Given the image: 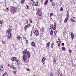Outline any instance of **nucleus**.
<instances>
[{"instance_id": "f257e3e1", "label": "nucleus", "mask_w": 76, "mask_h": 76, "mask_svg": "<svg viewBox=\"0 0 76 76\" xmlns=\"http://www.w3.org/2000/svg\"><path fill=\"white\" fill-rule=\"evenodd\" d=\"M23 59L24 61V62L26 63V64L27 65L28 64V61L27 60V56H28L29 58L30 57V53L27 50H24L23 52Z\"/></svg>"}, {"instance_id": "f03ea898", "label": "nucleus", "mask_w": 76, "mask_h": 76, "mask_svg": "<svg viewBox=\"0 0 76 76\" xmlns=\"http://www.w3.org/2000/svg\"><path fill=\"white\" fill-rule=\"evenodd\" d=\"M6 32L7 34H8V39H10L12 37L11 36L12 35V31L10 28H8V30L6 31Z\"/></svg>"}, {"instance_id": "7ed1b4c3", "label": "nucleus", "mask_w": 76, "mask_h": 76, "mask_svg": "<svg viewBox=\"0 0 76 76\" xmlns=\"http://www.w3.org/2000/svg\"><path fill=\"white\" fill-rule=\"evenodd\" d=\"M16 8L14 7H12L10 9V12L14 14L16 12Z\"/></svg>"}, {"instance_id": "20e7f679", "label": "nucleus", "mask_w": 76, "mask_h": 76, "mask_svg": "<svg viewBox=\"0 0 76 76\" xmlns=\"http://www.w3.org/2000/svg\"><path fill=\"white\" fill-rule=\"evenodd\" d=\"M35 30L33 31L34 33V34L36 36H38L39 35V32L38 30H37L36 28H34Z\"/></svg>"}, {"instance_id": "39448f33", "label": "nucleus", "mask_w": 76, "mask_h": 76, "mask_svg": "<svg viewBox=\"0 0 76 76\" xmlns=\"http://www.w3.org/2000/svg\"><path fill=\"white\" fill-rule=\"evenodd\" d=\"M35 3V2L33 0H31L29 3V4L31 6H33Z\"/></svg>"}, {"instance_id": "423d86ee", "label": "nucleus", "mask_w": 76, "mask_h": 76, "mask_svg": "<svg viewBox=\"0 0 76 76\" xmlns=\"http://www.w3.org/2000/svg\"><path fill=\"white\" fill-rule=\"evenodd\" d=\"M10 69H12L14 70H15L16 69V67H15V66L12 65H11L10 66Z\"/></svg>"}, {"instance_id": "0eeeda50", "label": "nucleus", "mask_w": 76, "mask_h": 76, "mask_svg": "<svg viewBox=\"0 0 76 76\" xmlns=\"http://www.w3.org/2000/svg\"><path fill=\"white\" fill-rule=\"evenodd\" d=\"M17 59V58L16 57H12V58L11 59V60L12 61H16Z\"/></svg>"}, {"instance_id": "6e6552de", "label": "nucleus", "mask_w": 76, "mask_h": 76, "mask_svg": "<svg viewBox=\"0 0 76 76\" xmlns=\"http://www.w3.org/2000/svg\"><path fill=\"white\" fill-rule=\"evenodd\" d=\"M38 13L39 16H40L42 15V12L40 10H38Z\"/></svg>"}, {"instance_id": "1a4fd4ad", "label": "nucleus", "mask_w": 76, "mask_h": 76, "mask_svg": "<svg viewBox=\"0 0 76 76\" xmlns=\"http://www.w3.org/2000/svg\"><path fill=\"white\" fill-rule=\"evenodd\" d=\"M70 35H71V37L72 38V40H73L74 38V34H73V33L72 32H71Z\"/></svg>"}, {"instance_id": "9d476101", "label": "nucleus", "mask_w": 76, "mask_h": 76, "mask_svg": "<svg viewBox=\"0 0 76 76\" xmlns=\"http://www.w3.org/2000/svg\"><path fill=\"white\" fill-rule=\"evenodd\" d=\"M4 68L2 66V65H1V66H0V71L2 72Z\"/></svg>"}, {"instance_id": "9b49d317", "label": "nucleus", "mask_w": 76, "mask_h": 76, "mask_svg": "<svg viewBox=\"0 0 76 76\" xmlns=\"http://www.w3.org/2000/svg\"><path fill=\"white\" fill-rule=\"evenodd\" d=\"M56 43L58 44H60L61 43V41L59 38H58V41H56Z\"/></svg>"}, {"instance_id": "f8f14e48", "label": "nucleus", "mask_w": 76, "mask_h": 76, "mask_svg": "<svg viewBox=\"0 0 76 76\" xmlns=\"http://www.w3.org/2000/svg\"><path fill=\"white\" fill-rule=\"evenodd\" d=\"M46 59L45 57H43L42 59V62L43 64L45 63V61L46 60Z\"/></svg>"}, {"instance_id": "ddd939ff", "label": "nucleus", "mask_w": 76, "mask_h": 76, "mask_svg": "<svg viewBox=\"0 0 76 76\" xmlns=\"http://www.w3.org/2000/svg\"><path fill=\"white\" fill-rule=\"evenodd\" d=\"M50 25H51V26H50L49 29L52 30L53 28V24H51Z\"/></svg>"}, {"instance_id": "4468645a", "label": "nucleus", "mask_w": 76, "mask_h": 76, "mask_svg": "<svg viewBox=\"0 0 76 76\" xmlns=\"http://www.w3.org/2000/svg\"><path fill=\"white\" fill-rule=\"evenodd\" d=\"M56 23H54V27H53V30H55L56 29Z\"/></svg>"}, {"instance_id": "2eb2a0df", "label": "nucleus", "mask_w": 76, "mask_h": 76, "mask_svg": "<svg viewBox=\"0 0 76 76\" xmlns=\"http://www.w3.org/2000/svg\"><path fill=\"white\" fill-rule=\"evenodd\" d=\"M17 39L18 40H20L21 38V37L20 35L18 36V37H16Z\"/></svg>"}, {"instance_id": "dca6fc26", "label": "nucleus", "mask_w": 76, "mask_h": 76, "mask_svg": "<svg viewBox=\"0 0 76 76\" xmlns=\"http://www.w3.org/2000/svg\"><path fill=\"white\" fill-rule=\"evenodd\" d=\"M31 45L33 46H35V42H32L31 44Z\"/></svg>"}, {"instance_id": "f3484780", "label": "nucleus", "mask_w": 76, "mask_h": 76, "mask_svg": "<svg viewBox=\"0 0 76 76\" xmlns=\"http://www.w3.org/2000/svg\"><path fill=\"white\" fill-rule=\"evenodd\" d=\"M68 20H69L68 18H66L65 19V20L64 21V23H66L67 21Z\"/></svg>"}, {"instance_id": "a211bd4d", "label": "nucleus", "mask_w": 76, "mask_h": 76, "mask_svg": "<svg viewBox=\"0 0 76 76\" xmlns=\"http://www.w3.org/2000/svg\"><path fill=\"white\" fill-rule=\"evenodd\" d=\"M48 0H46L44 2V4L45 5H46L48 3Z\"/></svg>"}, {"instance_id": "6ab92c4d", "label": "nucleus", "mask_w": 76, "mask_h": 76, "mask_svg": "<svg viewBox=\"0 0 76 76\" xmlns=\"http://www.w3.org/2000/svg\"><path fill=\"white\" fill-rule=\"evenodd\" d=\"M62 51H64L66 50V48L64 47H63L62 48Z\"/></svg>"}, {"instance_id": "aec40b11", "label": "nucleus", "mask_w": 76, "mask_h": 76, "mask_svg": "<svg viewBox=\"0 0 76 76\" xmlns=\"http://www.w3.org/2000/svg\"><path fill=\"white\" fill-rule=\"evenodd\" d=\"M25 2V0H22L20 1V3L22 4H24Z\"/></svg>"}, {"instance_id": "412c9836", "label": "nucleus", "mask_w": 76, "mask_h": 76, "mask_svg": "<svg viewBox=\"0 0 76 76\" xmlns=\"http://www.w3.org/2000/svg\"><path fill=\"white\" fill-rule=\"evenodd\" d=\"M16 62L17 63V64L18 65L19 64H20V61H18V60H17L16 61Z\"/></svg>"}, {"instance_id": "4be33fe9", "label": "nucleus", "mask_w": 76, "mask_h": 76, "mask_svg": "<svg viewBox=\"0 0 76 76\" xmlns=\"http://www.w3.org/2000/svg\"><path fill=\"white\" fill-rule=\"evenodd\" d=\"M50 35H53V31L52 30H51L50 31Z\"/></svg>"}, {"instance_id": "5701e85b", "label": "nucleus", "mask_w": 76, "mask_h": 76, "mask_svg": "<svg viewBox=\"0 0 76 76\" xmlns=\"http://www.w3.org/2000/svg\"><path fill=\"white\" fill-rule=\"evenodd\" d=\"M3 76H8V74L7 72H5L3 74Z\"/></svg>"}, {"instance_id": "b1692460", "label": "nucleus", "mask_w": 76, "mask_h": 76, "mask_svg": "<svg viewBox=\"0 0 76 76\" xmlns=\"http://www.w3.org/2000/svg\"><path fill=\"white\" fill-rule=\"evenodd\" d=\"M50 44V42H48V43H47L46 44L47 46L48 47H49Z\"/></svg>"}, {"instance_id": "393cba45", "label": "nucleus", "mask_w": 76, "mask_h": 76, "mask_svg": "<svg viewBox=\"0 0 76 76\" xmlns=\"http://www.w3.org/2000/svg\"><path fill=\"white\" fill-rule=\"evenodd\" d=\"M26 8L27 9H28L29 8V6H28V5H26Z\"/></svg>"}, {"instance_id": "a878e982", "label": "nucleus", "mask_w": 76, "mask_h": 76, "mask_svg": "<svg viewBox=\"0 0 76 76\" xmlns=\"http://www.w3.org/2000/svg\"><path fill=\"white\" fill-rule=\"evenodd\" d=\"M28 28L27 27V25H26V26H25L24 27V29L25 30V31H26V29Z\"/></svg>"}, {"instance_id": "bb28decb", "label": "nucleus", "mask_w": 76, "mask_h": 76, "mask_svg": "<svg viewBox=\"0 0 76 76\" xmlns=\"http://www.w3.org/2000/svg\"><path fill=\"white\" fill-rule=\"evenodd\" d=\"M38 2H36L35 3V4H34V5L35 6H37L38 5Z\"/></svg>"}, {"instance_id": "cd10ccee", "label": "nucleus", "mask_w": 76, "mask_h": 76, "mask_svg": "<svg viewBox=\"0 0 76 76\" xmlns=\"http://www.w3.org/2000/svg\"><path fill=\"white\" fill-rule=\"evenodd\" d=\"M69 53H70V54L72 53V50L71 49H69Z\"/></svg>"}, {"instance_id": "c85d7f7f", "label": "nucleus", "mask_w": 76, "mask_h": 76, "mask_svg": "<svg viewBox=\"0 0 76 76\" xmlns=\"http://www.w3.org/2000/svg\"><path fill=\"white\" fill-rule=\"evenodd\" d=\"M27 25V27L28 28L29 27L31 26V25L30 24L28 23Z\"/></svg>"}, {"instance_id": "c756f323", "label": "nucleus", "mask_w": 76, "mask_h": 76, "mask_svg": "<svg viewBox=\"0 0 76 76\" xmlns=\"http://www.w3.org/2000/svg\"><path fill=\"white\" fill-rule=\"evenodd\" d=\"M54 44L53 42H52L51 44V48H53V46L54 45Z\"/></svg>"}, {"instance_id": "7c9ffc66", "label": "nucleus", "mask_w": 76, "mask_h": 76, "mask_svg": "<svg viewBox=\"0 0 76 76\" xmlns=\"http://www.w3.org/2000/svg\"><path fill=\"white\" fill-rule=\"evenodd\" d=\"M12 72L13 74L15 75H16V71H13Z\"/></svg>"}, {"instance_id": "2f4dec72", "label": "nucleus", "mask_w": 76, "mask_h": 76, "mask_svg": "<svg viewBox=\"0 0 76 76\" xmlns=\"http://www.w3.org/2000/svg\"><path fill=\"white\" fill-rule=\"evenodd\" d=\"M52 5L53 7H54L55 6V4L53 2L52 3Z\"/></svg>"}, {"instance_id": "473e14b6", "label": "nucleus", "mask_w": 76, "mask_h": 76, "mask_svg": "<svg viewBox=\"0 0 76 76\" xmlns=\"http://www.w3.org/2000/svg\"><path fill=\"white\" fill-rule=\"evenodd\" d=\"M69 18V13H67V14L66 18Z\"/></svg>"}, {"instance_id": "72a5a7b5", "label": "nucleus", "mask_w": 76, "mask_h": 76, "mask_svg": "<svg viewBox=\"0 0 76 76\" xmlns=\"http://www.w3.org/2000/svg\"><path fill=\"white\" fill-rule=\"evenodd\" d=\"M71 21L73 22H75V20H74V19H71Z\"/></svg>"}, {"instance_id": "f704fd0d", "label": "nucleus", "mask_w": 76, "mask_h": 76, "mask_svg": "<svg viewBox=\"0 0 76 76\" xmlns=\"http://www.w3.org/2000/svg\"><path fill=\"white\" fill-rule=\"evenodd\" d=\"M2 43L4 44V45L5 44V42L4 41V40H2Z\"/></svg>"}, {"instance_id": "c9c22d12", "label": "nucleus", "mask_w": 76, "mask_h": 76, "mask_svg": "<svg viewBox=\"0 0 76 76\" xmlns=\"http://www.w3.org/2000/svg\"><path fill=\"white\" fill-rule=\"evenodd\" d=\"M53 62H54V64L56 63V60L55 59H53Z\"/></svg>"}, {"instance_id": "e433bc0d", "label": "nucleus", "mask_w": 76, "mask_h": 76, "mask_svg": "<svg viewBox=\"0 0 76 76\" xmlns=\"http://www.w3.org/2000/svg\"><path fill=\"white\" fill-rule=\"evenodd\" d=\"M58 76H63V75L61 74H60L59 73V74H58Z\"/></svg>"}, {"instance_id": "4c0bfd02", "label": "nucleus", "mask_w": 76, "mask_h": 76, "mask_svg": "<svg viewBox=\"0 0 76 76\" xmlns=\"http://www.w3.org/2000/svg\"><path fill=\"white\" fill-rule=\"evenodd\" d=\"M57 33V30H55L54 31V34H56Z\"/></svg>"}, {"instance_id": "58836bf2", "label": "nucleus", "mask_w": 76, "mask_h": 76, "mask_svg": "<svg viewBox=\"0 0 76 76\" xmlns=\"http://www.w3.org/2000/svg\"><path fill=\"white\" fill-rule=\"evenodd\" d=\"M63 10V8L62 7H61V9H60V11H62Z\"/></svg>"}, {"instance_id": "ea45409f", "label": "nucleus", "mask_w": 76, "mask_h": 76, "mask_svg": "<svg viewBox=\"0 0 76 76\" xmlns=\"http://www.w3.org/2000/svg\"><path fill=\"white\" fill-rule=\"evenodd\" d=\"M2 21L1 20H0V24H2Z\"/></svg>"}, {"instance_id": "a19ab883", "label": "nucleus", "mask_w": 76, "mask_h": 76, "mask_svg": "<svg viewBox=\"0 0 76 76\" xmlns=\"http://www.w3.org/2000/svg\"><path fill=\"white\" fill-rule=\"evenodd\" d=\"M32 31H31V36L32 35Z\"/></svg>"}, {"instance_id": "79ce46f5", "label": "nucleus", "mask_w": 76, "mask_h": 76, "mask_svg": "<svg viewBox=\"0 0 76 76\" xmlns=\"http://www.w3.org/2000/svg\"><path fill=\"white\" fill-rule=\"evenodd\" d=\"M56 34H54L53 35V36L54 37H56Z\"/></svg>"}, {"instance_id": "37998d69", "label": "nucleus", "mask_w": 76, "mask_h": 76, "mask_svg": "<svg viewBox=\"0 0 76 76\" xmlns=\"http://www.w3.org/2000/svg\"><path fill=\"white\" fill-rule=\"evenodd\" d=\"M50 16H51L52 15H53V13H50Z\"/></svg>"}, {"instance_id": "c03bdc74", "label": "nucleus", "mask_w": 76, "mask_h": 76, "mask_svg": "<svg viewBox=\"0 0 76 76\" xmlns=\"http://www.w3.org/2000/svg\"><path fill=\"white\" fill-rule=\"evenodd\" d=\"M53 74H52V73H51V74H50V76H53Z\"/></svg>"}, {"instance_id": "a18cd8bd", "label": "nucleus", "mask_w": 76, "mask_h": 76, "mask_svg": "<svg viewBox=\"0 0 76 76\" xmlns=\"http://www.w3.org/2000/svg\"><path fill=\"white\" fill-rule=\"evenodd\" d=\"M72 66H74V64H73V62H72Z\"/></svg>"}, {"instance_id": "49530a36", "label": "nucleus", "mask_w": 76, "mask_h": 76, "mask_svg": "<svg viewBox=\"0 0 76 76\" xmlns=\"http://www.w3.org/2000/svg\"><path fill=\"white\" fill-rule=\"evenodd\" d=\"M62 46H64V43H62Z\"/></svg>"}, {"instance_id": "de8ad7c7", "label": "nucleus", "mask_w": 76, "mask_h": 76, "mask_svg": "<svg viewBox=\"0 0 76 76\" xmlns=\"http://www.w3.org/2000/svg\"><path fill=\"white\" fill-rule=\"evenodd\" d=\"M30 23H32V20H30Z\"/></svg>"}, {"instance_id": "09e8293b", "label": "nucleus", "mask_w": 76, "mask_h": 76, "mask_svg": "<svg viewBox=\"0 0 76 76\" xmlns=\"http://www.w3.org/2000/svg\"><path fill=\"white\" fill-rule=\"evenodd\" d=\"M28 23V20L26 21V24Z\"/></svg>"}, {"instance_id": "8fccbe9b", "label": "nucleus", "mask_w": 76, "mask_h": 76, "mask_svg": "<svg viewBox=\"0 0 76 76\" xmlns=\"http://www.w3.org/2000/svg\"><path fill=\"white\" fill-rule=\"evenodd\" d=\"M26 43H27L28 42V40H26Z\"/></svg>"}, {"instance_id": "3c124183", "label": "nucleus", "mask_w": 76, "mask_h": 76, "mask_svg": "<svg viewBox=\"0 0 76 76\" xmlns=\"http://www.w3.org/2000/svg\"><path fill=\"white\" fill-rule=\"evenodd\" d=\"M27 71H29V69H28V68H27Z\"/></svg>"}, {"instance_id": "603ef678", "label": "nucleus", "mask_w": 76, "mask_h": 76, "mask_svg": "<svg viewBox=\"0 0 76 76\" xmlns=\"http://www.w3.org/2000/svg\"><path fill=\"white\" fill-rule=\"evenodd\" d=\"M58 46H60V43H59L58 45Z\"/></svg>"}, {"instance_id": "864d4df0", "label": "nucleus", "mask_w": 76, "mask_h": 76, "mask_svg": "<svg viewBox=\"0 0 76 76\" xmlns=\"http://www.w3.org/2000/svg\"><path fill=\"white\" fill-rule=\"evenodd\" d=\"M51 2H52L53 1V0H50Z\"/></svg>"}, {"instance_id": "5fc2aeb1", "label": "nucleus", "mask_w": 76, "mask_h": 76, "mask_svg": "<svg viewBox=\"0 0 76 76\" xmlns=\"http://www.w3.org/2000/svg\"><path fill=\"white\" fill-rule=\"evenodd\" d=\"M73 19H75V17H73Z\"/></svg>"}, {"instance_id": "6e6d98bb", "label": "nucleus", "mask_w": 76, "mask_h": 76, "mask_svg": "<svg viewBox=\"0 0 76 76\" xmlns=\"http://www.w3.org/2000/svg\"><path fill=\"white\" fill-rule=\"evenodd\" d=\"M7 10L8 11L9 10V9L8 8H7Z\"/></svg>"}, {"instance_id": "4d7b16f0", "label": "nucleus", "mask_w": 76, "mask_h": 76, "mask_svg": "<svg viewBox=\"0 0 76 76\" xmlns=\"http://www.w3.org/2000/svg\"><path fill=\"white\" fill-rule=\"evenodd\" d=\"M23 39H26V37H23Z\"/></svg>"}, {"instance_id": "13d9d810", "label": "nucleus", "mask_w": 76, "mask_h": 76, "mask_svg": "<svg viewBox=\"0 0 76 76\" xmlns=\"http://www.w3.org/2000/svg\"><path fill=\"white\" fill-rule=\"evenodd\" d=\"M41 1L42 2V1H43V0H41Z\"/></svg>"}, {"instance_id": "bf43d9fd", "label": "nucleus", "mask_w": 76, "mask_h": 76, "mask_svg": "<svg viewBox=\"0 0 76 76\" xmlns=\"http://www.w3.org/2000/svg\"><path fill=\"white\" fill-rule=\"evenodd\" d=\"M10 66V64H8V66Z\"/></svg>"}, {"instance_id": "052dcab7", "label": "nucleus", "mask_w": 76, "mask_h": 76, "mask_svg": "<svg viewBox=\"0 0 76 76\" xmlns=\"http://www.w3.org/2000/svg\"><path fill=\"white\" fill-rule=\"evenodd\" d=\"M33 76H35V75H33Z\"/></svg>"}, {"instance_id": "680f3d73", "label": "nucleus", "mask_w": 76, "mask_h": 76, "mask_svg": "<svg viewBox=\"0 0 76 76\" xmlns=\"http://www.w3.org/2000/svg\"><path fill=\"white\" fill-rule=\"evenodd\" d=\"M30 20L29 19H28V20Z\"/></svg>"}, {"instance_id": "e2e57ef3", "label": "nucleus", "mask_w": 76, "mask_h": 76, "mask_svg": "<svg viewBox=\"0 0 76 76\" xmlns=\"http://www.w3.org/2000/svg\"><path fill=\"white\" fill-rule=\"evenodd\" d=\"M0 56H1V55H0Z\"/></svg>"}]
</instances>
